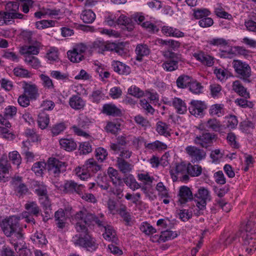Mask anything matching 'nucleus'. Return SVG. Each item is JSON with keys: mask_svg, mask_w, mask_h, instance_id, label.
Here are the masks:
<instances>
[{"mask_svg": "<svg viewBox=\"0 0 256 256\" xmlns=\"http://www.w3.org/2000/svg\"><path fill=\"white\" fill-rule=\"evenodd\" d=\"M95 217L96 216L86 210L80 211L75 216V218L78 221L75 227L76 232L79 233V236L74 244L91 252L97 249L98 244L90 234L88 226L93 223Z\"/></svg>", "mask_w": 256, "mask_h": 256, "instance_id": "nucleus-1", "label": "nucleus"}, {"mask_svg": "<svg viewBox=\"0 0 256 256\" xmlns=\"http://www.w3.org/2000/svg\"><path fill=\"white\" fill-rule=\"evenodd\" d=\"M20 218L14 216H9L0 222V228L7 237L12 236L16 240H20L23 238L22 228L19 224Z\"/></svg>", "mask_w": 256, "mask_h": 256, "instance_id": "nucleus-2", "label": "nucleus"}, {"mask_svg": "<svg viewBox=\"0 0 256 256\" xmlns=\"http://www.w3.org/2000/svg\"><path fill=\"white\" fill-rule=\"evenodd\" d=\"M20 4L18 2L8 1L5 5V11H0V18L4 24L12 19H26V16L20 13Z\"/></svg>", "mask_w": 256, "mask_h": 256, "instance_id": "nucleus-3", "label": "nucleus"}, {"mask_svg": "<svg viewBox=\"0 0 256 256\" xmlns=\"http://www.w3.org/2000/svg\"><path fill=\"white\" fill-rule=\"evenodd\" d=\"M100 168V166L92 158L88 160L82 166L76 168L75 172L78 177L81 180H84L90 178L92 174H96Z\"/></svg>", "mask_w": 256, "mask_h": 256, "instance_id": "nucleus-4", "label": "nucleus"}, {"mask_svg": "<svg viewBox=\"0 0 256 256\" xmlns=\"http://www.w3.org/2000/svg\"><path fill=\"white\" fill-rule=\"evenodd\" d=\"M232 64L238 78L242 80L244 82H251V68L248 64L236 60H233Z\"/></svg>", "mask_w": 256, "mask_h": 256, "instance_id": "nucleus-5", "label": "nucleus"}, {"mask_svg": "<svg viewBox=\"0 0 256 256\" xmlns=\"http://www.w3.org/2000/svg\"><path fill=\"white\" fill-rule=\"evenodd\" d=\"M163 56L168 60L164 62L162 65L164 70L168 72H172L178 68V63L182 61V56L180 53H176L172 50H167L163 52Z\"/></svg>", "mask_w": 256, "mask_h": 256, "instance_id": "nucleus-6", "label": "nucleus"}, {"mask_svg": "<svg viewBox=\"0 0 256 256\" xmlns=\"http://www.w3.org/2000/svg\"><path fill=\"white\" fill-rule=\"evenodd\" d=\"M211 196L210 191L204 187H200L194 194V200L196 202V207L200 210L206 208L207 202L210 201Z\"/></svg>", "mask_w": 256, "mask_h": 256, "instance_id": "nucleus-7", "label": "nucleus"}, {"mask_svg": "<svg viewBox=\"0 0 256 256\" xmlns=\"http://www.w3.org/2000/svg\"><path fill=\"white\" fill-rule=\"evenodd\" d=\"M26 211L22 213V216L25 219V221L28 223L35 224L34 216H38L40 212V210L36 202H30L24 206Z\"/></svg>", "mask_w": 256, "mask_h": 256, "instance_id": "nucleus-8", "label": "nucleus"}, {"mask_svg": "<svg viewBox=\"0 0 256 256\" xmlns=\"http://www.w3.org/2000/svg\"><path fill=\"white\" fill-rule=\"evenodd\" d=\"M48 170L54 177H58L60 174L66 170V164L54 158H50L48 161Z\"/></svg>", "mask_w": 256, "mask_h": 256, "instance_id": "nucleus-9", "label": "nucleus"}, {"mask_svg": "<svg viewBox=\"0 0 256 256\" xmlns=\"http://www.w3.org/2000/svg\"><path fill=\"white\" fill-rule=\"evenodd\" d=\"M91 123V120L86 116L81 114L78 118V125L72 126V128L74 132L78 136L88 138L90 135L82 128H88Z\"/></svg>", "mask_w": 256, "mask_h": 256, "instance_id": "nucleus-10", "label": "nucleus"}, {"mask_svg": "<svg viewBox=\"0 0 256 256\" xmlns=\"http://www.w3.org/2000/svg\"><path fill=\"white\" fill-rule=\"evenodd\" d=\"M186 154L191 158L192 162H200L206 157V152L202 149L196 146H188L186 148Z\"/></svg>", "mask_w": 256, "mask_h": 256, "instance_id": "nucleus-11", "label": "nucleus"}, {"mask_svg": "<svg viewBox=\"0 0 256 256\" xmlns=\"http://www.w3.org/2000/svg\"><path fill=\"white\" fill-rule=\"evenodd\" d=\"M188 164L184 162H180L177 164L176 166V175H174L171 172L172 178L173 181H176L178 178L180 180L187 181L189 179L188 175Z\"/></svg>", "mask_w": 256, "mask_h": 256, "instance_id": "nucleus-12", "label": "nucleus"}, {"mask_svg": "<svg viewBox=\"0 0 256 256\" xmlns=\"http://www.w3.org/2000/svg\"><path fill=\"white\" fill-rule=\"evenodd\" d=\"M215 135L209 132L197 136L194 140V143L202 148H207L212 143Z\"/></svg>", "mask_w": 256, "mask_h": 256, "instance_id": "nucleus-13", "label": "nucleus"}, {"mask_svg": "<svg viewBox=\"0 0 256 256\" xmlns=\"http://www.w3.org/2000/svg\"><path fill=\"white\" fill-rule=\"evenodd\" d=\"M24 94L28 96L31 100H36L38 96V86L32 82L24 81L22 82Z\"/></svg>", "mask_w": 256, "mask_h": 256, "instance_id": "nucleus-14", "label": "nucleus"}, {"mask_svg": "<svg viewBox=\"0 0 256 256\" xmlns=\"http://www.w3.org/2000/svg\"><path fill=\"white\" fill-rule=\"evenodd\" d=\"M32 188L34 192L39 197V200L41 202L49 200L46 186L44 182L38 181L34 182L32 184Z\"/></svg>", "mask_w": 256, "mask_h": 256, "instance_id": "nucleus-15", "label": "nucleus"}, {"mask_svg": "<svg viewBox=\"0 0 256 256\" xmlns=\"http://www.w3.org/2000/svg\"><path fill=\"white\" fill-rule=\"evenodd\" d=\"M243 247L248 254H252L256 250V238L251 235L240 236Z\"/></svg>", "mask_w": 256, "mask_h": 256, "instance_id": "nucleus-16", "label": "nucleus"}, {"mask_svg": "<svg viewBox=\"0 0 256 256\" xmlns=\"http://www.w3.org/2000/svg\"><path fill=\"white\" fill-rule=\"evenodd\" d=\"M207 108L204 102L193 100L188 108L190 112L195 116H201L203 111Z\"/></svg>", "mask_w": 256, "mask_h": 256, "instance_id": "nucleus-17", "label": "nucleus"}, {"mask_svg": "<svg viewBox=\"0 0 256 256\" xmlns=\"http://www.w3.org/2000/svg\"><path fill=\"white\" fill-rule=\"evenodd\" d=\"M178 202L180 204H184L194 199L192 193L190 188L186 186H182L180 187L178 194Z\"/></svg>", "mask_w": 256, "mask_h": 256, "instance_id": "nucleus-18", "label": "nucleus"}, {"mask_svg": "<svg viewBox=\"0 0 256 256\" xmlns=\"http://www.w3.org/2000/svg\"><path fill=\"white\" fill-rule=\"evenodd\" d=\"M34 46H24L20 48V53L24 56V57L27 56L37 55L40 52V44L38 42H36Z\"/></svg>", "mask_w": 256, "mask_h": 256, "instance_id": "nucleus-19", "label": "nucleus"}, {"mask_svg": "<svg viewBox=\"0 0 256 256\" xmlns=\"http://www.w3.org/2000/svg\"><path fill=\"white\" fill-rule=\"evenodd\" d=\"M11 169V166L6 156L3 155L0 158V181H6V174H8Z\"/></svg>", "mask_w": 256, "mask_h": 256, "instance_id": "nucleus-20", "label": "nucleus"}, {"mask_svg": "<svg viewBox=\"0 0 256 256\" xmlns=\"http://www.w3.org/2000/svg\"><path fill=\"white\" fill-rule=\"evenodd\" d=\"M232 90L241 97L250 98V95L247 88H245L239 80L233 82Z\"/></svg>", "mask_w": 256, "mask_h": 256, "instance_id": "nucleus-21", "label": "nucleus"}, {"mask_svg": "<svg viewBox=\"0 0 256 256\" xmlns=\"http://www.w3.org/2000/svg\"><path fill=\"white\" fill-rule=\"evenodd\" d=\"M102 112L108 116H122V110L112 104H105L102 106Z\"/></svg>", "mask_w": 256, "mask_h": 256, "instance_id": "nucleus-22", "label": "nucleus"}, {"mask_svg": "<svg viewBox=\"0 0 256 256\" xmlns=\"http://www.w3.org/2000/svg\"><path fill=\"white\" fill-rule=\"evenodd\" d=\"M193 56L202 64L208 66H212L214 64V58L202 52L194 53Z\"/></svg>", "mask_w": 256, "mask_h": 256, "instance_id": "nucleus-23", "label": "nucleus"}, {"mask_svg": "<svg viewBox=\"0 0 256 256\" xmlns=\"http://www.w3.org/2000/svg\"><path fill=\"white\" fill-rule=\"evenodd\" d=\"M162 33L166 36L182 38L184 36L183 32L172 26H164L162 28Z\"/></svg>", "mask_w": 256, "mask_h": 256, "instance_id": "nucleus-24", "label": "nucleus"}, {"mask_svg": "<svg viewBox=\"0 0 256 256\" xmlns=\"http://www.w3.org/2000/svg\"><path fill=\"white\" fill-rule=\"evenodd\" d=\"M178 234L176 232L166 230L162 232L160 236L155 235L154 238H155L156 240L152 239V240L154 242H165L176 238Z\"/></svg>", "mask_w": 256, "mask_h": 256, "instance_id": "nucleus-25", "label": "nucleus"}, {"mask_svg": "<svg viewBox=\"0 0 256 256\" xmlns=\"http://www.w3.org/2000/svg\"><path fill=\"white\" fill-rule=\"evenodd\" d=\"M112 66L114 71L118 74L128 75L130 72V68L120 61L114 60Z\"/></svg>", "mask_w": 256, "mask_h": 256, "instance_id": "nucleus-26", "label": "nucleus"}, {"mask_svg": "<svg viewBox=\"0 0 256 256\" xmlns=\"http://www.w3.org/2000/svg\"><path fill=\"white\" fill-rule=\"evenodd\" d=\"M176 110V112L179 114H184L186 110V104L184 100L178 98H174L172 101L168 102Z\"/></svg>", "mask_w": 256, "mask_h": 256, "instance_id": "nucleus-27", "label": "nucleus"}, {"mask_svg": "<svg viewBox=\"0 0 256 256\" xmlns=\"http://www.w3.org/2000/svg\"><path fill=\"white\" fill-rule=\"evenodd\" d=\"M69 104L72 108L79 110L84 108L85 102L79 95H74L70 98Z\"/></svg>", "mask_w": 256, "mask_h": 256, "instance_id": "nucleus-28", "label": "nucleus"}, {"mask_svg": "<svg viewBox=\"0 0 256 256\" xmlns=\"http://www.w3.org/2000/svg\"><path fill=\"white\" fill-rule=\"evenodd\" d=\"M116 166L120 172L127 174L132 171L133 166L122 158H117Z\"/></svg>", "mask_w": 256, "mask_h": 256, "instance_id": "nucleus-29", "label": "nucleus"}, {"mask_svg": "<svg viewBox=\"0 0 256 256\" xmlns=\"http://www.w3.org/2000/svg\"><path fill=\"white\" fill-rule=\"evenodd\" d=\"M135 52L136 54V60L141 62L144 56H147L150 54V50L146 44H139L137 45Z\"/></svg>", "mask_w": 256, "mask_h": 256, "instance_id": "nucleus-30", "label": "nucleus"}, {"mask_svg": "<svg viewBox=\"0 0 256 256\" xmlns=\"http://www.w3.org/2000/svg\"><path fill=\"white\" fill-rule=\"evenodd\" d=\"M55 220L58 228H63L65 227L66 217L64 210L62 208L58 210L54 214Z\"/></svg>", "mask_w": 256, "mask_h": 256, "instance_id": "nucleus-31", "label": "nucleus"}, {"mask_svg": "<svg viewBox=\"0 0 256 256\" xmlns=\"http://www.w3.org/2000/svg\"><path fill=\"white\" fill-rule=\"evenodd\" d=\"M59 142L61 148L68 152L76 150L77 146L76 142L71 138H61Z\"/></svg>", "mask_w": 256, "mask_h": 256, "instance_id": "nucleus-32", "label": "nucleus"}, {"mask_svg": "<svg viewBox=\"0 0 256 256\" xmlns=\"http://www.w3.org/2000/svg\"><path fill=\"white\" fill-rule=\"evenodd\" d=\"M105 232L103 234L104 238L107 240L112 241L116 243L118 238L116 237V232L110 226L106 224L104 228Z\"/></svg>", "mask_w": 256, "mask_h": 256, "instance_id": "nucleus-33", "label": "nucleus"}, {"mask_svg": "<svg viewBox=\"0 0 256 256\" xmlns=\"http://www.w3.org/2000/svg\"><path fill=\"white\" fill-rule=\"evenodd\" d=\"M76 183L72 180H67L64 185L58 186L56 184L55 186L61 191L65 193H74L76 188Z\"/></svg>", "mask_w": 256, "mask_h": 256, "instance_id": "nucleus-34", "label": "nucleus"}, {"mask_svg": "<svg viewBox=\"0 0 256 256\" xmlns=\"http://www.w3.org/2000/svg\"><path fill=\"white\" fill-rule=\"evenodd\" d=\"M256 233V224L252 221H248L243 230L240 231V236H254Z\"/></svg>", "mask_w": 256, "mask_h": 256, "instance_id": "nucleus-35", "label": "nucleus"}, {"mask_svg": "<svg viewBox=\"0 0 256 256\" xmlns=\"http://www.w3.org/2000/svg\"><path fill=\"white\" fill-rule=\"evenodd\" d=\"M124 184L132 190H136L140 188V185L137 182L132 174H129L123 178Z\"/></svg>", "mask_w": 256, "mask_h": 256, "instance_id": "nucleus-36", "label": "nucleus"}, {"mask_svg": "<svg viewBox=\"0 0 256 256\" xmlns=\"http://www.w3.org/2000/svg\"><path fill=\"white\" fill-rule=\"evenodd\" d=\"M114 186L111 188L110 192L114 195L117 199L120 200L124 196V184L123 182H118L116 184H113Z\"/></svg>", "mask_w": 256, "mask_h": 256, "instance_id": "nucleus-37", "label": "nucleus"}, {"mask_svg": "<svg viewBox=\"0 0 256 256\" xmlns=\"http://www.w3.org/2000/svg\"><path fill=\"white\" fill-rule=\"evenodd\" d=\"M168 125L166 123L159 121L156 124V130L161 136L166 137L170 136Z\"/></svg>", "mask_w": 256, "mask_h": 256, "instance_id": "nucleus-38", "label": "nucleus"}, {"mask_svg": "<svg viewBox=\"0 0 256 256\" xmlns=\"http://www.w3.org/2000/svg\"><path fill=\"white\" fill-rule=\"evenodd\" d=\"M80 18L84 23L91 24L95 20L96 14L92 10H86L81 14Z\"/></svg>", "mask_w": 256, "mask_h": 256, "instance_id": "nucleus-39", "label": "nucleus"}, {"mask_svg": "<svg viewBox=\"0 0 256 256\" xmlns=\"http://www.w3.org/2000/svg\"><path fill=\"white\" fill-rule=\"evenodd\" d=\"M117 24L126 26L129 32L132 31L134 28L132 19L124 15H121L117 19Z\"/></svg>", "mask_w": 256, "mask_h": 256, "instance_id": "nucleus-40", "label": "nucleus"}, {"mask_svg": "<svg viewBox=\"0 0 256 256\" xmlns=\"http://www.w3.org/2000/svg\"><path fill=\"white\" fill-rule=\"evenodd\" d=\"M50 122L49 116L45 112L42 111L38 116V122L42 129H44L48 126Z\"/></svg>", "mask_w": 256, "mask_h": 256, "instance_id": "nucleus-41", "label": "nucleus"}, {"mask_svg": "<svg viewBox=\"0 0 256 256\" xmlns=\"http://www.w3.org/2000/svg\"><path fill=\"white\" fill-rule=\"evenodd\" d=\"M24 62L34 69H38L41 66L40 60L33 56H27L24 59Z\"/></svg>", "mask_w": 256, "mask_h": 256, "instance_id": "nucleus-42", "label": "nucleus"}, {"mask_svg": "<svg viewBox=\"0 0 256 256\" xmlns=\"http://www.w3.org/2000/svg\"><path fill=\"white\" fill-rule=\"evenodd\" d=\"M202 172V166L198 165H192L190 163L188 164V174L192 177L200 176Z\"/></svg>", "mask_w": 256, "mask_h": 256, "instance_id": "nucleus-43", "label": "nucleus"}, {"mask_svg": "<svg viewBox=\"0 0 256 256\" xmlns=\"http://www.w3.org/2000/svg\"><path fill=\"white\" fill-rule=\"evenodd\" d=\"M192 78L186 75H182L180 76L176 80V84L178 88H184L187 86H188Z\"/></svg>", "mask_w": 256, "mask_h": 256, "instance_id": "nucleus-44", "label": "nucleus"}, {"mask_svg": "<svg viewBox=\"0 0 256 256\" xmlns=\"http://www.w3.org/2000/svg\"><path fill=\"white\" fill-rule=\"evenodd\" d=\"M108 173L113 184H116L118 182H122L118 171L114 168H109L108 170Z\"/></svg>", "mask_w": 256, "mask_h": 256, "instance_id": "nucleus-45", "label": "nucleus"}, {"mask_svg": "<svg viewBox=\"0 0 256 256\" xmlns=\"http://www.w3.org/2000/svg\"><path fill=\"white\" fill-rule=\"evenodd\" d=\"M68 59L72 62H79L84 58V56L76 51L74 48L72 50L67 52Z\"/></svg>", "mask_w": 256, "mask_h": 256, "instance_id": "nucleus-46", "label": "nucleus"}, {"mask_svg": "<svg viewBox=\"0 0 256 256\" xmlns=\"http://www.w3.org/2000/svg\"><path fill=\"white\" fill-rule=\"evenodd\" d=\"M13 72L14 76L17 77L28 78L31 76L30 72L22 67H16L14 69Z\"/></svg>", "mask_w": 256, "mask_h": 256, "instance_id": "nucleus-47", "label": "nucleus"}, {"mask_svg": "<svg viewBox=\"0 0 256 256\" xmlns=\"http://www.w3.org/2000/svg\"><path fill=\"white\" fill-rule=\"evenodd\" d=\"M209 113L212 116H222L224 114V105L222 104L212 105L210 108Z\"/></svg>", "mask_w": 256, "mask_h": 256, "instance_id": "nucleus-48", "label": "nucleus"}, {"mask_svg": "<svg viewBox=\"0 0 256 256\" xmlns=\"http://www.w3.org/2000/svg\"><path fill=\"white\" fill-rule=\"evenodd\" d=\"M206 125V128L215 132L219 131L222 126L220 120L214 118L209 119Z\"/></svg>", "mask_w": 256, "mask_h": 256, "instance_id": "nucleus-49", "label": "nucleus"}, {"mask_svg": "<svg viewBox=\"0 0 256 256\" xmlns=\"http://www.w3.org/2000/svg\"><path fill=\"white\" fill-rule=\"evenodd\" d=\"M30 144L29 142H23L22 149L27 160L32 162L34 160V154L32 152L29 151L28 145H30Z\"/></svg>", "mask_w": 256, "mask_h": 256, "instance_id": "nucleus-50", "label": "nucleus"}, {"mask_svg": "<svg viewBox=\"0 0 256 256\" xmlns=\"http://www.w3.org/2000/svg\"><path fill=\"white\" fill-rule=\"evenodd\" d=\"M249 98H240L235 100L234 103L238 106L242 108H252L254 104L251 101L248 100Z\"/></svg>", "mask_w": 256, "mask_h": 256, "instance_id": "nucleus-51", "label": "nucleus"}, {"mask_svg": "<svg viewBox=\"0 0 256 256\" xmlns=\"http://www.w3.org/2000/svg\"><path fill=\"white\" fill-rule=\"evenodd\" d=\"M56 21L52 20H42L36 22V26L38 29L42 30L46 28L54 26Z\"/></svg>", "mask_w": 256, "mask_h": 256, "instance_id": "nucleus-52", "label": "nucleus"}, {"mask_svg": "<svg viewBox=\"0 0 256 256\" xmlns=\"http://www.w3.org/2000/svg\"><path fill=\"white\" fill-rule=\"evenodd\" d=\"M190 90L193 93L198 94L202 92V90L203 88V86L201 85V84L196 81L192 80H191L189 86Z\"/></svg>", "mask_w": 256, "mask_h": 256, "instance_id": "nucleus-53", "label": "nucleus"}, {"mask_svg": "<svg viewBox=\"0 0 256 256\" xmlns=\"http://www.w3.org/2000/svg\"><path fill=\"white\" fill-rule=\"evenodd\" d=\"M41 203L44 204L45 207L44 210V221L46 222L50 218V216L52 214L50 202L49 200H47L46 202H42Z\"/></svg>", "mask_w": 256, "mask_h": 256, "instance_id": "nucleus-54", "label": "nucleus"}, {"mask_svg": "<svg viewBox=\"0 0 256 256\" xmlns=\"http://www.w3.org/2000/svg\"><path fill=\"white\" fill-rule=\"evenodd\" d=\"M194 16L196 19H202L206 17L210 14L209 10L206 8L203 9H194Z\"/></svg>", "mask_w": 256, "mask_h": 256, "instance_id": "nucleus-55", "label": "nucleus"}, {"mask_svg": "<svg viewBox=\"0 0 256 256\" xmlns=\"http://www.w3.org/2000/svg\"><path fill=\"white\" fill-rule=\"evenodd\" d=\"M140 230L146 235H151L156 232V230L148 222H143L140 226Z\"/></svg>", "mask_w": 256, "mask_h": 256, "instance_id": "nucleus-56", "label": "nucleus"}, {"mask_svg": "<svg viewBox=\"0 0 256 256\" xmlns=\"http://www.w3.org/2000/svg\"><path fill=\"white\" fill-rule=\"evenodd\" d=\"M46 165V163L44 162H36L34 164L32 170L36 175L40 176L43 174Z\"/></svg>", "mask_w": 256, "mask_h": 256, "instance_id": "nucleus-57", "label": "nucleus"}, {"mask_svg": "<svg viewBox=\"0 0 256 256\" xmlns=\"http://www.w3.org/2000/svg\"><path fill=\"white\" fill-rule=\"evenodd\" d=\"M9 158L13 164L18 166L21 164L22 158L20 155L16 151H14L9 154Z\"/></svg>", "mask_w": 256, "mask_h": 256, "instance_id": "nucleus-58", "label": "nucleus"}, {"mask_svg": "<svg viewBox=\"0 0 256 256\" xmlns=\"http://www.w3.org/2000/svg\"><path fill=\"white\" fill-rule=\"evenodd\" d=\"M24 134L30 141L36 142L38 140V136L34 129H26L24 132Z\"/></svg>", "mask_w": 256, "mask_h": 256, "instance_id": "nucleus-59", "label": "nucleus"}, {"mask_svg": "<svg viewBox=\"0 0 256 256\" xmlns=\"http://www.w3.org/2000/svg\"><path fill=\"white\" fill-rule=\"evenodd\" d=\"M40 78L42 81V84L44 88L48 90H52L54 88V84L52 80L47 76L42 74Z\"/></svg>", "mask_w": 256, "mask_h": 256, "instance_id": "nucleus-60", "label": "nucleus"}, {"mask_svg": "<svg viewBox=\"0 0 256 256\" xmlns=\"http://www.w3.org/2000/svg\"><path fill=\"white\" fill-rule=\"evenodd\" d=\"M128 93L138 98L142 97L144 94V92L136 86H131L128 89Z\"/></svg>", "mask_w": 256, "mask_h": 256, "instance_id": "nucleus-61", "label": "nucleus"}, {"mask_svg": "<svg viewBox=\"0 0 256 256\" xmlns=\"http://www.w3.org/2000/svg\"><path fill=\"white\" fill-rule=\"evenodd\" d=\"M21 2L22 11L24 14H28L30 11V8L33 7L34 2L32 0H16Z\"/></svg>", "mask_w": 256, "mask_h": 256, "instance_id": "nucleus-62", "label": "nucleus"}, {"mask_svg": "<svg viewBox=\"0 0 256 256\" xmlns=\"http://www.w3.org/2000/svg\"><path fill=\"white\" fill-rule=\"evenodd\" d=\"M120 129V124L112 122H108L105 127V130L107 132L112 134H116Z\"/></svg>", "mask_w": 256, "mask_h": 256, "instance_id": "nucleus-63", "label": "nucleus"}, {"mask_svg": "<svg viewBox=\"0 0 256 256\" xmlns=\"http://www.w3.org/2000/svg\"><path fill=\"white\" fill-rule=\"evenodd\" d=\"M98 160L102 162L108 156V152L106 150L102 148H98L96 150V154Z\"/></svg>", "mask_w": 256, "mask_h": 256, "instance_id": "nucleus-64", "label": "nucleus"}]
</instances>
